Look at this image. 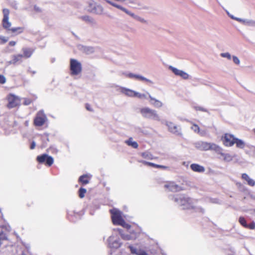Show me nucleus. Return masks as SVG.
Here are the masks:
<instances>
[{
	"label": "nucleus",
	"mask_w": 255,
	"mask_h": 255,
	"mask_svg": "<svg viewBox=\"0 0 255 255\" xmlns=\"http://www.w3.org/2000/svg\"><path fill=\"white\" fill-rule=\"evenodd\" d=\"M113 224L115 225H120L125 228H130V225L127 223L122 217L121 212L116 209L110 211Z\"/></svg>",
	"instance_id": "1"
},
{
	"label": "nucleus",
	"mask_w": 255,
	"mask_h": 255,
	"mask_svg": "<svg viewBox=\"0 0 255 255\" xmlns=\"http://www.w3.org/2000/svg\"><path fill=\"white\" fill-rule=\"evenodd\" d=\"M127 229L128 230L129 234L123 233L121 229L118 230L122 238L125 240H135L141 233L140 228L136 226H130V228Z\"/></svg>",
	"instance_id": "2"
},
{
	"label": "nucleus",
	"mask_w": 255,
	"mask_h": 255,
	"mask_svg": "<svg viewBox=\"0 0 255 255\" xmlns=\"http://www.w3.org/2000/svg\"><path fill=\"white\" fill-rule=\"evenodd\" d=\"M6 99L7 101L6 107L8 109L16 107L20 104V98L13 94L10 93L7 95Z\"/></svg>",
	"instance_id": "3"
},
{
	"label": "nucleus",
	"mask_w": 255,
	"mask_h": 255,
	"mask_svg": "<svg viewBox=\"0 0 255 255\" xmlns=\"http://www.w3.org/2000/svg\"><path fill=\"white\" fill-rule=\"evenodd\" d=\"M82 65L80 62L74 59H70V70L71 75H77L82 72Z\"/></svg>",
	"instance_id": "4"
},
{
	"label": "nucleus",
	"mask_w": 255,
	"mask_h": 255,
	"mask_svg": "<svg viewBox=\"0 0 255 255\" xmlns=\"http://www.w3.org/2000/svg\"><path fill=\"white\" fill-rule=\"evenodd\" d=\"M175 201L179 203L180 206H184V209H188L192 207L191 198L185 195H181L178 197L176 198Z\"/></svg>",
	"instance_id": "5"
},
{
	"label": "nucleus",
	"mask_w": 255,
	"mask_h": 255,
	"mask_svg": "<svg viewBox=\"0 0 255 255\" xmlns=\"http://www.w3.org/2000/svg\"><path fill=\"white\" fill-rule=\"evenodd\" d=\"M36 160L39 163H44L46 166L48 167L51 166L54 162L53 158L51 156H49L47 154H42L37 156L36 157Z\"/></svg>",
	"instance_id": "6"
},
{
	"label": "nucleus",
	"mask_w": 255,
	"mask_h": 255,
	"mask_svg": "<svg viewBox=\"0 0 255 255\" xmlns=\"http://www.w3.org/2000/svg\"><path fill=\"white\" fill-rule=\"evenodd\" d=\"M199 148L203 150H221V147L214 143H210L205 141H201L199 143Z\"/></svg>",
	"instance_id": "7"
},
{
	"label": "nucleus",
	"mask_w": 255,
	"mask_h": 255,
	"mask_svg": "<svg viewBox=\"0 0 255 255\" xmlns=\"http://www.w3.org/2000/svg\"><path fill=\"white\" fill-rule=\"evenodd\" d=\"M3 17L2 20V27L6 30H9L10 28L11 24L9 21V10L7 8L2 9Z\"/></svg>",
	"instance_id": "8"
},
{
	"label": "nucleus",
	"mask_w": 255,
	"mask_h": 255,
	"mask_svg": "<svg viewBox=\"0 0 255 255\" xmlns=\"http://www.w3.org/2000/svg\"><path fill=\"white\" fill-rule=\"evenodd\" d=\"M46 120V115L43 112H39L34 119L33 124L36 127H41L45 124Z\"/></svg>",
	"instance_id": "9"
},
{
	"label": "nucleus",
	"mask_w": 255,
	"mask_h": 255,
	"mask_svg": "<svg viewBox=\"0 0 255 255\" xmlns=\"http://www.w3.org/2000/svg\"><path fill=\"white\" fill-rule=\"evenodd\" d=\"M140 112L142 116L146 118H158V115L154 110L149 108H143L140 109Z\"/></svg>",
	"instance_id": "10"
},
{
	"label": "nucleus",
	"mask_w": 255,
	"mask_h": 255,
	"mask_svg": "<svg viewBox=\"0 0 255 255\" xmlns=\"http://www.w3.org/2000/svg\"><path fill=\"white\" fill-rule=\"evenodd\" d=\"M166 125L168 127V131L176 135H182L181 128L180 126L171 122H166Z\"/></svg>",
	"instance_id": "11"
},
{
	"label": "nucleus",
	"mask_w": 255,
	"mask_h": 255,
	"mask_svg": "<svg viewBox=\"0 0 255 255\" xmlns=\"http://www.w3.org/2000/svg\"><path fill=\"white\" fill-rule=\"evenodd\" d=\"M235 137L233 135L229 133H225L222 137L223 144L226 146H232L235 144Z\"/></svg>",
	"instance_id": "12"
},
{
	"label": "nucleus",
	"mask_w": 255,
	"mask_h": 255,
	"mask_svg": "<svg viewBox=\"0 0 255 255\" xmlns=\"http://www.w3.org/2000/svg\"><path fill=\"white\" fill-rule=\"evenodd\" d=\"M9 232V230L6 226H3L0 227V246L3 241L7 240Z\"/></svg>",
	"instance_id": "13"
},
{
	"label": "nucleus",
	"mask_w": 255,
	"mask_h": 255,
	"mask_svg": "<svg viewBox=\"0 0 255 255\" xmlns=\"http://www.w3.org/2000/svg\"><path fill=\"white\" fill-rule=\"evenodd\" d=\"M164 187L170 191L177 192L181 190V188L173 182H166Z\"/></svg>",
	"instance_id": "14"
},
{
	"label": "nucleus",
	"mask_w": 255,
	"mask_h": 255,
	"mask_svg": "<svg viewBox=\"0 0 255 255\" xmlns=\"http://www.w3.org/2000/svg\"><path fill=\"white\" fill-rule=\"evenodd\" d=\"M169 69H170L172 72L176 76H179L181 77L183 79H187L189 78V75L184 72L183 71L179 70L176 68H174L172 66L169 67Z\"/></svg>",
	"instance_id": "15"
},
{
	"label": "nucleus",
	"mask_w": 255,
	"mask_h": 255,
	"mask_svg": "<svg viewBox=\"0 0 255 255\" xmlns=\"http://www.w3.org/2000/svg\"><path fill=\"white\" fill-rule=\"evenodd\" d=\"M105 1L108 2V3H109L110 4H111V5L119 9H121V10L123 11L124 12H125V13H126L127 14H128V15L131 16V17H135V15L134 13L131 12L130 11H128L127 9H126V8L122 6L121 5H119L117 3H115L111 1H110L109 0H105Z\"/></svg>",
	"instance_id": "16"
},
{
	"label": "nucleus",
	"mask_w": 255,
	"mask_h": 255,
	"mask_svg": "<svg viewBox=\"0 0 255 255\" xmlns=\"http://www.w3.org/2000/svg\"><path fill=\"white\" fill-rule=\"evenodd\" d=\"M128 248L131 254L136 255H148L145 251L142 249H136L132 246H129Z\"/></svg>",
	"instance_id": "17"
},
{
	"label": "nucleus",
	"mask_w": 255,
	"mask_h": 255,
	"mask_svg": "<svg viewBox=\"0 0 255 255\" xmlns=\"http://www.w3.org/2000/svg\"><path fill=\"white\" fill-rule=\"evenodd\" d=\"M91 176L88 174H84L80 176L78 179V182L82 185H86L90 182Z\"/></svg>",
	"instance_id": "18"
},
{
	"label": "nucleus",
	"mask_w": 255,
	"mask_h": 255,
	"mask_svg": "<svg viewBox=\"0 0 255 255\" xmlns=\"http://www.w3.org/2000/svg\"><path fill=\"white\" fill-rule=\"evenodd\" d=\"M190 168L193 171L196 172L201 173L205 171V168L203 166L196 163L192 164Z\"/></svg>",
	"instance_id": "19"
},
{
	"label": "nucleus",
	"mask_w": 255,
	"mask_h": 255,
	"mask_svg": "<svg viewBox=\"0 0 255 255\" xmlns=\"http://www.w3.org/2000/svg\"><path fill=\"white\" fill-rule=\"evenodd\" d=\"M139 162L142 163L145 165H148L150 166H152L153 167L157 168H161V169H167L168 167L166 166L161 165H158L152 162H149L143 160L139 161Z\"/></svg>",
	"instance_id": "20"
},
{
	"label": "nucleus",
	"mask_w": 255,
	"mask_h": 255,
	"mask_svg": "<svg viewBox=\"0 0 255 255\" xmlns=\"http://www.w3.org/2000/svg\"><path fill=\"white\" fill-rule=\"evenodd\" d=\"M23 52V57L26 58H29L34 52V50L30 48H23L22 49Z\"/></svg>",
	"instance_id": "21"
},
{
	"label": "nucleus",
	"mask_w": 255,
	"mask_h": 255,
	"mask_svg": "<svg viewBox=\"0 0 255 255\" xmlns=\"http://www.w3.org/2000/svg\"><path fill=\"white\" fill-rule=\"evenodd\" d=\"M23 55L22 54L13 55L12 56V59L9 61V63L11 64H15L18 61L21 60Z\"/></svg>",
	"instance_id": "22"
},
{
	"label": "nucleus",
	"mask_w": 255,
	"mask_h": 255,
	"mask_svg": "<svg viewBox=\"0 0 255 255\" xmlns=\"http://www.w3.org/2000/svg\"><path fill=\"white\" fill-rule=\"evenodd\" d=\"M216 152L222 156L224 157V160L230 161L232 159V157L230 154L223 152V149L221 147V150L216 151Z\"/></svg>",
	"instance_id": "23"
},
{
	"label": "nucleus",
	"mask_w": 255,
	"mask_h": 255,
	"mask_svg": "<svg viewBox=\"0 0 255 255\" xmlns=\"http://www.w3.org/2000/svg\"><path fill=\"white\" fill-rule=\"evenodd\" d=\"M149 98L150 101L152 105H153L156 107H161L162 106V103L159 101V100H156V99L152 97L151 96H149Z\"/></svg>",
	"instance_id": "24"
},
{
	"label": "nucleus",
	"mask_w": 255,
	"mask_h": 255,
	"mask_svg": "<svg viewBox=\"0 0 255 255\" xmlns=\"http://www.w3.org/2000/svg\"><path fill=\"white\" fill-rule=\"evenodd\" d=\"M126 143L129 146H131L134 148H137L138 146V143L136 141H132V138L130 137L126 141Z\"/></svg>",
	"instance_id": "25"
},
{
	"label": "nucleus",
	"mask_w": 255,
	"mask_h": 255,
	"mask_svg": "<svg viewBox=\"0 0 255 255\" xmlns=\"http://www.w3.org/2000/svg\"><path fill=\"white\" fill-rule=\"evenodd\" d=\"M235 143L236 144V146L240 148H244L245 146V142L239 138H236L235 140Z\"/></svg>",
	"instance_id": "26"
},
{
	"label": "nucleus",
	"mask_w": 255,
	"mask_h": 255,
	"mask_svg": "<svg viewBox=\"0 0 255 255\" xmlns=\"http://www.w3.org/2000/svg\"><path fill=\"white\" fill-rule=\"evenodd\" d=\"M122 93L125 94V95L130 96V97H133L134 96V91H132L131 90H129L126 88H123L122 90Z\"/></svg>",
	"instance_id": "27"
},
{
	"label": "nucleus",
	"mask_w": 255,
	"mask_h": 255,
	"mask_svg": "<svg viewBox=\"0 0 255 255\" xmlns=\"http://www.w3.org/2000/svg\"><path fill=\"white\" fill-rule=\"evenodd\" d=\"M128 76L130 78H135L137 80H141V81H148V80L147 79H146L145 78H144L140 75H135V74L130 73L128 75Z\"/></svg>",
	"instance_id": "28"
},
{
	"label": "nucleus",
	"mask_w": 255,
	"mask_h": 255,
	"mask_svg": "<svg viewBox=\"0 0 255 255\" xmlns=\"http://www.w3.org/2000/svg\"><path fill=\"white\" fill-rule=\"evenodd\" d=\"M23 27H18L10 28L8 31H11L12 33H21L23 31Z\"/></svg>",
	"instance_id": "29"
},
{
	"label": "nucleus",
	"mask_w": 255,
	"mask_h": 255,
	"mask_svg": "<svg viewBox=\"0 0 255 255\" xmlns=\"http://www.w3.org/2000/svg\"><path fill=\"white\" fill-rule=\"evenodd\" d=\"M81 19L89 23H93L94 22L93 19L88 15L82 16L81 17Z\"/></svg>",
	"instance_id": "30"
},
{
	"label": "nucleus",
	"mask_w": 255,
	"mask_h": 255,
	"mask_svg": "<svg viewBox=\"0 0 255 255\" xmlns=\"http://www.w3.org/2000/svg\"><path fill=\"white\" fill-rule=\"evenodd\" d=\"M86 189L83 188H80L79 190V197L80 198H83L85 196V194L86 193Z\"/></svg>",
	"instance_id": "31"
},
{
	"label": "nucleus",
	"mask_w": 255,
	"mask_h": 255,
	"mask_svg": "<svg viewBox=\"0 0 255 255\" xmlns=\"http://www.w3.org/2000/svg\"><path fill=\"white\" fill-rule=\"evenodd\" d=\"M239 222L243 227L246 228L247 225V223L244 217H240L239 219Z\"/></svg>",
	"instance_id": "32"
},
{
	"label": "nucleus",
	"mask_w": 255,
	"mask_h": 255,
	"mask_svg": "<svg viewBox=\"0 0 255 255\" xmlns=\"http://www.w3.org/2000/svg\"><path fill=\"white\" fill-rule=\"evenodd\" d=\"M247 229H249L250 230H254L255 229V223L254 222H252L249 224H247V227H246Z\"/></svg>",
	"instance_id": "33"
},
{
	"label": "nucleus",
	"mask_w": 255,
	"mask_h": 255,
	"mask_svg": "<svg viewBox=\"0 0 255 255\" xmlns=\"http://www.w3.org/2000/svg\"><path fill=\"white\" fill-rule=\"evenodd\" d=\"M191 128L195 132H199L200 131V128L196 124H193L191 127Z\"/></svg>",
	"instance_id": "34"
},
{
	"label": "nucleus",
	"mask_w": 255,
	"mask_h": 255,
	"mask_svg": "<svg viewBox=\"0 0 255 255\" xmlns=\"http://www.w3.org/2000/svg\"><path fill=\"white\" fill-rule=\"evenodd\" d=\"M8 39L7 38L4 36H0V44H3L5 43L7 41Z\"/></svg>",
	"instance_id": "35"
},
{
	"label": "nucleus",
	"mask_w": 255,
	"mask_h": 255,
	"mask_svg": "<svg viewBox=\"0 0 255 255\" xmlns=\"http://www.w3.org/2000/svg\"><path fill=\"white\" fill-rule=\"evenodd\" d=\"M32 102V100L28 99V98H25L24 99V102L23 105H29Z\"/></svg>",
	"instance_id": "36"
},
{
	"label": "nucleus",
	"mask_w": 255,
	"mask_h": 255,
	"mask_svg": "<svg viewBox=\"0 0 255 255\" xmlns=\"http://www.w3.org/2000/svg\"><path fill=\"white\" fill-rule=\"evenodd\" d=\"M133 97H137L139 98H144L145 97V96L144 94H140L139 93H137V92H136L134 91Z\"/></svg>",
	"instance_id": "37"
},
{
	"label": "nucleus",
	"mask_w": 255,
	"mask_h": 255,
	"mask_svg": "<svg viewBox=\"0 0 255 255\" xmlns=\"http://www.w3.org/2000/svg\"><path fill=\"white\" fill-rule=\"evenodd\" d=\"M247 182H248V185H249L251 186H254L255 185V182L254 181V180L251 179L250 178L249 180L247 181Z\"/></svg>",
	"instance_id": "38"
},
{
	"label": "nucleus",
	"mask_w": 255,
	"mask_h": 255,
	"mask_svg": "<svg viewBox=\"0 0 255 255\" xmlns=\"http://www.w3.org/2000/svg\"><path fill=\"white\" fill-rule=\"evenodd\" d=\"M6 82V79L5 77L0 74V83L1 84H4Z\"/></svg>",
	"instance_id": "39"
},
{
	"label": "nucleus",
	"mask_w": 255,
	"mask_h": 255,
	"mask_svg": "<svg viewBox=\"0 0 255 255\" xmlns=\"http://www.w3.org/2000/svg\"><path fill=\"white\" fill-rule=\"evenodd\" d=\"M221 56L223 57H226L228 59H231V56L229 53H222Z\"/></svg>",
	"instance_id": "40"
},
{
	"label": "nucleus",
	"mask_w": 255,
	"mask_h": 255,
	"mask_svg": "<svg viewBox=\"0 0 255 255\" xmlns=\"http://www.w3.org/2000/svg\"><path fill=\"white\" fill-rule=\"evenodd\" d=\"M233 60L234 61V62L235 63H236V64H240V60L239 59V58L235 56H233Z\"/></svg>",
	"instance_id": "41"
},
{
	"label": "nucleus",
	"mask_w": 255,
	"mask_h": 255,
	"mask_svg": "<svg viewBox=\"0 0 255 255\" xmlns=\"http://www.w3.org/2000/svg\"><path fill=\"white\" fill-rule=\"evenodd\" d=\"M242 178L244 180L247 181L250 179L249 176L246 173H243L242 174Z\"/></svg>",
	"instance_id": "42"
},
{
	"label": "nucleus",
	"mask_w": 255,
	"mask_h": 255,
	"mask_svg": "<svg viewBox=\"0 0 255 255\" xmlns=\"http://www.w3.org/2000/svg\"><path fill=\"white\" fill-rule=\"evenodd\" d=\"M85 107H86V109L88 111H90V112L93 111V109H92V108L91 107V106L89 104H86L85 105Z\"/></svg>",
	"instance_id": "43"
},
{
	"label": "nucleus",
	"mask_w": 255,
	"mask_h": 255,
	"mask_svg": "<svg viewBox=\"0 0 255 255\" xmlns=\"http://www.w3.org/2000/svg\"><path fill=\"white\" fill-rule=\"evenodd\" d=\"M8 44L10 46H14L16 44V42L14 41H11L9 42Z\"/></svg>",
	"instance_id": "44"
},
{
	"label": "nucleus",
	"mask_w": 255,
	"mask_h": 255,
	"mask_svg": "<svg viewBox=\"0 0 255 255\" xmlns=\"http://www.w3.org/2000/svg\"><path fill=\"white\" fill-rule=\"evenodd\" d=\"M35 143L34 141H33L30 145V148L31 149H33L35 148Z\"/></svg>",
	"instance_id": "45"
},
{
	"label": "nucleus",
	"mask_w": 255,
	"mask_h": 255,
	"mask_svg": "<svg viewBox=\"0 0 255 255\" xmlns=\"http://www.w3.org/2000/svg\"><path fill=\"white\" fill-rule=\"evenodd\" d=\"M33 204V202L31 201H30L29 202H28L27 203V206L28 207H30L31 206V205Z\"/></svg>",
	"instance_id": "46"
},
{
	"label": "nucleus",
	"mask_w": 255,
	"mask_h": 255,
	"mask_svg": "<svg viewBox=\"0 0 255 255\" xmlns=\"http://www.w3.org/2000/svg\"><path fill=\"white\" fill-rule=\"evenodd\" d=\"M115 244H116V246H115L116 248H118L120 247V245L118 241H115Z\"/></svg>",
	"instance_id": "47"
},
{
	"label": "nucleus",
	"mask_w": 255,
	"mask_h": 255,
	"mask_svg": "<svg viewBox=\"0 0 255 255\" xmlns=\"http://www.w3.org/2000/svg\"><path fill=\"white\" fill-rule=\"evenodd\" d=\"M2 216V214L1 213V210L0 209V217Z\"/></svg>",
	"instance_id": "48"
},
{
	"label": "nucleus",
	"mask_w": 255,
	"mask_h": 255,
	"mask_svg": "<svg viewBox=\"0 0 255 255\" xmlns=\"http://www.w3.org/2000/svg\"><path fill=\"white\" fill-rule=\"evenodd\" d=\"M129 2L130 3H135V2L133 1H132V0H129Z\"/></svg>",
	"instance_id": "49"
},
{
	"label": "nucleus",
	"mask_w": 255,
	"mask_h": 255,
	"mask_svg": "<svg viewBox=\"0 0 255 255\" xmlns=\"http://www.w3.org/2000/svg\"><path fill=\"white\" fill-rule=\"evenodd\" d=\"M198 109H199V110H202V111H203V110H202V108H198Z\"/></svg>",
	"instance_id": "50"
},
{
	"label": "nucleus",
	"mask_w": 255,
	"mask_h": 255,
	"mask_svg": "<svg viewBox=\"0 0 255 255\" xmlns=\"http://www.w3.org/2000/svg\"><path fill=\"white\" fill-rule=\"evenodd\" d=\"M253 131L254 132V133H255V128H254V129H253Z\"/></svg>",
	"instance_id": "51"
}]
</instances>
